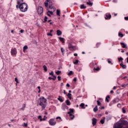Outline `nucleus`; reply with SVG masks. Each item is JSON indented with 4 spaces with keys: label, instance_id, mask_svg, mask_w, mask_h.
<instances>
[{
    "label": "nucleus",
    "instance_id": "nucleus-11",
    "mask_svg": "<svg viewBox=\"0 0 128 128\" xmlns=\"http://www.w3.org/2000/svg\"><path fill=\"white\" fill-rule=\"evenodd\" d=\"M120 66L123 68H126V64H124V62H122V63L120 64Z\"/></svg>",
    "mask_w": 128,
    "mask_h": 128
},
{
    "label": "nucleus",
    "instance_id": "nucleus-60",
    "mask_svg": "<svg viewBox=\"0 0 128 128\" xmlns=\"http://www.w3.org/2000/svg\"><path fill=\"white\" fill-rule=\"evenodd\" d=\"M64 94H66V90H64Z\"/></svg>",
    "mask_w": 128,
    "mask_h": 128
},
{
    "label": "nucleus",
    "instance_id": "nucleus-13",
    "mask_svg": "<svg viewBox=\"0 0 128 128\" xmlns=\"http://www.w3.org/2000/svg\"><path fill=\"white\" fill-rule=\"evenodd\" d=\"M56 34L57 36H62V31L60 30H56Z\"/></svg>",
    "mask_w": 128,
    "mask_h": 128
},
{
    "label": "nucleus",
    "instance_id": "nucleus-49",
    "mask_svg": "<svg viewBox=\"0 0 128 128\" xmlns=\"http://www.w3.org/2000/svg\"><path fill=\"white\" fill-rule=\"evenodd\" d=\"M48 36H52V34H50V33H48L47 34Z\"/></svg>",
    "mask_w": 128,
    "mask_h": 128
},
{
    "label": "nucleus",
    "instance_id": "nucleus-28",
    "mask_svg": "<svg viewBox=\"0 0 128 128\" xmlns=\"http://www.w3.org/2000/svg\"><path fill=\"white\" fill-rule=\"evenodd\" d=\"M86 4H88V6H92V3L90 2V1L86 2Z\"/></svg>",
    "mask_w": 128,
    "mask_h": 128
},
{
    "label": "nucleus",
    "instance_id": "nucleus-53",
    "mask_svg": "<svg viewBox=\"0 0 128 128\" xmlns=\"http://www.w3.org/2000/svg\"><path fill=\"white\" fill-rule=\"evenodd\" d=\"M100 110H104V106H102L101 108H100Z\"/></svg>",
    "mask_w": 128,
    "mask_h": 128
},
{
    "label": "nucleus",
    "instance_id": "nucleus-44",
    "mask_svg": "<svg viewBox=\"0 0 128 128\" xmlns=\"http://www.w3.org/2000/svg\"><path fill=\"white\" fill-rule=\"evenodd\" d=\"M58 80H62V77L60 76H58Z\"/></svg>",
    "mask_w": 128,
    "mask_h": 128
},
{
    "label": "nucleus",
    "instance_id": "nucleus-52",
    "mask_svg": "<svg viewBox=\"0 0 128 128\" xmlns=\"http://www.w3.org/2000/svg\"><path fill=\"white\" fill-rule=\"evenodd\" d=\"M66 86L67 88H70V86L69 84H67Z\"/></svg>",
    "mask_w": 128,
    "mask_h": 128
},
{
    "label": "nucleus",
    "instance_id": "nucleus-36",
    "mask_svg": "<svg viewBox=\"0 0 128 128\" xmlns=\"http://www.w3.org/2000/svg\"><path fill=\"white\" fill-rule=\"evenodd\" d=\"M97 104L98 106H100L102 104V103H100V100H97Z\"/></svg>",
    "mask_w": 128,
    "mask_h": 128
},
{
    "label": "nucleus",
    "instance_id": "nucleus-2",
    "mask_svg": "<svg viewBox=\"0 0 128 128\" xmlns=\"http://www.w3.org/2000/svg\"><path fill=\"white\" fill-rule=\"evenodd\" d=\"M114 128H128V122L126 120H122L118 122L116 126H114Z\"/></svg>",
    "mask_w": 128,
    "mask_h": 128
},
{
    "label": "nucleus",
    "instance_id": "nucleus-57",
    "mask_svg": "<svg viewBox=\"0 0 128 128\" xmlns=\"http://www.w3.org/2000/svg\"><path fill=\"white\" fill-rule=\"evenodd\" d=\"M74 82H76V78H74L73 80Z\"/></svg>",
    "mask_w": 128,
    "mask_h": 128
},
{
    "label": "nucleus",
    "instance_id": "nucleus-8",
    "mask_svg": "<svg viewBox=\"0 0 128 128\" xmlns=\"http://www.w3.org/2000/svg\"><path fill=\"white\" fill-rule=\"evenodd\" d=\"M17 52H16V48H14V49H12L11 50V54L12 56L16 55V54Z\"/></svg>",
    "mask_w": 128,
    "mask_h": 128
},
{
    "label": "nucleus",
    "instance_id": "nucleus-62",
    "mask_svg": "<svg viewBox=\"0 0 128 128\" xmlns=\"http://www.w3.org/2000/svg\"><path fill=\"white\" fill-rule=\"evenodd\" d=\"M20 32H21V34H22V32H24V30H20Z\"/></svg>",
    "mask_w": 128,
    "mask_h": 128
},
{
    "label": "nucleus",
    "instance_id": "nucleus-56",
    "mask_svg": "<svg viewBox=\"0 0 128 128\" xmlns=\"http://www.w3.org/2000/svg\"><path fill=\"white\" fill-rule=\"evenodd\" d=\"M108 64H112V62L110 60H108Z\"/></svg>",
    "mask_w": 128,
    "mask_h": 128
},
{
    "label": "nucleus",
    "instance_id": "nucleus-20",
    "mask_svg": "<svg viewBox=\"0 0 128 128\" xmlns=\"http://www.w3.org/2000/svg\"><path fill=\"white\" fill-rule=\"evenodd\" d=\"M66 96H68V98H70V100H72V94L68 93Z\"/></svg>",
    "mask_w": 128,
    "mask_h": 128
},
{
    "label": "nucleus",
    "instance_id": "nucleus-64",
    "mask_svg": "<svg viewBox=\"0 0 128 128\" xmlns=\"http://www.w3.org/2000/svg\"><path fill=\"white\" fill-rule=\"evenodd\" d=\"M22 108H26V104H23V107Z\"/></svg>",
    "mask_w": 128,
    "mask_h": 128
},
{
    "label": "nucleus",
    "instance_id": "nucleus-10",
    "mask_svg": "<svg viewBox=\"0 0 128 128\" xmlns=\"http://www.w3.org/2000/svg\"><path fill=\"white\" fill-rule=\"evenodd\" d=\"M62 110H65L66 108V109L68 108V106H66V104L64 103L62 104Z\"/></svg>",
    "mask_w": 128,
    "mask_h": 128
},
{
    "label": "nucleus",
    "instance_id": "nucleus-21",
    "mask_svg": "<svg viewBox=\"0 0 128 128\" xmlns=\"http://www.w3.org/2000/svg\"><path fill=\"white\" fill-rule=\"evenodd\" d=\"M43 68L44 72H48V68H46V65L43 66Z\"/></svg>",
    "mask_w": 128,
    "mask_h": 128
},
{
    "label": "nucleus",
    "instance_id": "nucleus-12",
    "mask_svg": "<svg viewBox=\"0 0 128 128\" xmlns=\"http://www.w3.org/2000/svg\"><path fill=\"white\" fill-rule=\"evenodd\" d=\"M106 16L105 17V19L108 20H108H110L111 18H112V15H110V14H106Z\"/></svg>",
    "mask_w": 128,
    "mask_h": 128
},
{
    "label": "nucleus",
    "instance_id": "nucleus-23",
    "mask_svg": "<svg viewBox=\"0 0 128 128\" xmlns=\"http://www.w3.org/2000/svg\"><path fill=\"white\" fill-rule=\"evenodd\" d=\"M66 104L67 106H70V100H66Z\"/></svg>",
    "mask_w": 128,
    "mask_h": 128
},
{
    "label": "nucleus",
    "instance_id": "nucleus-58",
    "mask_svg": "<svg viewBox=\"0 0 128 128\" xmlns=\"http://www.w3.org/2000/svg\"><path fill=\"white\" fill-rule=\"evenodd\" d=\"M20 4V0L17 1V4Z\"/></svg>",
    "mask_w": 128,
    "mask_h": 128
},
{
    "label": "nucleus",
    "instance_id": "nucleus-34",
    "mask_svg": "<svg viewBox=\"0 0 128 128\" xmlns=\"http://www.w3.org/2000/svg\"><path fill=\"white\" fill-rule=\"evenodd\" d=\"M100 122L102 124H104V120H100Z\"/></svg>",
    "mask_w": 128,
    "mask_h": 128
},
{
    "label": "nucleus",
    "instance_id": "nucleus-19",
    "mask_svg": "<svg viewBox=\"0 0 128 128\" xmlns=\"http://www.w3.org/2000/svg\"><path fill=\"white\" fill-rule=\"evenodd\" d=\"M80 8L81 10H84V8H86V6H84V4H83L80 6Z\"/></svg>",
    "mask_w": 128,
    "mask_h": 128
},
{
    "label": "nucleus",
    "instance_id": "nucleus-51",
    "mask_svg": "<svg viewBox=\"0 0 128 128\" xmlns=\"http://www.w3.org/2000/svg\"><path fill=\"white\" fill-rule=\"evenodd\" d=\"M58 118H59L60 120H62V118H61L60 116H58V117H56V120H58Z\"/></svg>",
    "mask_w": 128,
    "mask_h": 128
},
{
    "label": "nucleus",
    "instance_id": "nucleus-35",
    "mask_svg": "<svg viewBox=\"0 0 128 128\" xmlns=\"http://www.w3.org/2000/svg\"><path fill=\"white\" fill-rule=\"evenodd\" d=\"M74 64H78V60H76V62H74Z\"/></svg>",
    "mask_w": 128,
    "mask_h": 128
},
{
    "label": "nucleus",
    "instance_id": "nucleus-59",
    "mask_svg": "<svg viewBox=\"0 0 128 128\" xmlns=\"http://www.w3.org/2000/svg\"><path fill=\"white\" fill-rule=\"evenodd\" d=\"M74 116H72V117H70L71 120H74Z\"/></svg>",
    "mask_w": 128,
    "mask_h": 128
},
{
    "label": "nucleus",
    "instance_id": "nucleus-47",
    "mask_svg": "<svg viewBox=\"0 0 128 128\" xmlns=\"http://www.w3.org/2000/svg\"><path fill=\"white\" fill-rule=\"evenodd\" d=\"M68 114H69L70 116H74L72 113L70 112H68Z\"/></svg>",
    "mask_w": 128,
    "mask_h": 128
},
{
    "label": "nucleus",
    "instance_id": "nucleus-16",
    "mask_svg": "<svg viewBox=\"0 0 128 128\" xmlns=\"http://www.w3.org/2000/svg\"><path fill=\"white\" fill-rule=\"evenodd\" d=\"M28 48V46H24V47L23 48V52H26V50Z\"/></svg>",
    "mask_w": 128,
    "mask_h": 128
},
{
    "label": "nucleus",
    "instance_id": "nucleus-15",
    "mask_svg": "<svg viewBox=\"0 0 128 128\" xmlns=\"http://www.w3.org/2000/svg\"><path fill=\"white\" fill-rule=\"evenodd\" d=\"M120 44H122V48H126V44H124V43L122 42H120Z\"/></svg>",
    "mask_w": 128,
    "mask_h": 128
},
{
    "label": "nucleus",
    "instance_id": "nucleus-42",
    "mask_svg": "<svg viewBox=\"0 0 128 128\" xmlns=\"http://www.w3.org/2000/svg\"><path fill=\"white\" fill-rule=\"evenodd\" d=\"M122 110L123 114H126V109L124 108H122Z\"/></svg>",
    "mask_w": 128,
    "mask_h": 128
},
{
    "label": "nucleus",
    "instance_id": "nucleus-31",
    "mask_svg": "<svg viewBox=\"0 0 128 128\" xmlns=\"http://www.w3.org/2000/svg\"><path fill=\"white\" fill-rule=\"evenodd\" d=\"M56 74H57V76H58V74H62V71L58 70L56 72Z\"/></svg>",
    "mask_w": 128,
    "mask_h": 128
},
{
    "label": "nucleus",
    "instance_id": "nucleus-54",
    "mask_svg": "<svg viewBox=\"0 0 128 128\" xmlns=\"http://www.w3.org/2000/svg\"><path fill=\"white\" fill-rule=\"evenodd\" d=\"M124 20H128V16L124 17Z\"/></svg>",
    "mask_w": 128,
    "mask_h": 128
},
{
    "label": "nucleus",
    "instance_id": "nucleus-33",
    "mask_svg": "<svg viewBox=\"0 0 128 128\" xmlns=\"http://www.w3.org/2000/svg\"><path fill=\"white\" fill-rule=\"evenodd\" d=\"M118 62L122 61L124 60V58L122 57L118 58Z\"/></svg>",
    "mask_w": 128,
    "mask_h": 128
},
{
    "label": "nucleus",
    "instance_id": "nucleus-32",
    "mask_svg": "<svg viewBox=\"0 0 128 128\" xmlns=\"http://www.w3.org/2000/svg\"><path fill=\"white\" fill-rule=\"evenodd\" d=\"M118 36H120V38H122L124 36V34L120 32L118 33Z\"/></svg>",
    "mask_w": 128,
    "mask_h": 128
},
{
    "label": "nucleus",
    "instance_id": "nucleus-27",
    "mask_svg": "<svg viewBox=\"0 0 128 128\" xmlns=\"http://www.w3.org/2000/svg\"><path fill=\"white\" fill-rule=\"evenodd\" d=\"M110 96H107L106 97V100L107 102H108L110 100L108 98H110Z\"/></svg>",
    "mask_w": 128,
    "mask_h": 128
},
{
    "label": "nucleus",
    "instance_id": "nucleus-37",
    "mask_svg": "<svg viewBox=\"0 0 128 128\" xmlns=\"http://www.w3.org/2000/svg\"><path fill=\"white\" fill-rule=\"evenodd\" d=\"M38 120H40V122H42V116H39L38 117Z\"/></svg>",
    "mask_w": 128,
    "mask_h": 128
},
{
    "label": "nucleus",
    "instance_id": "nucleus-55",
    "mask_svg": "<svg viewBox=\"0 0 128 128\" xmlns=\"http://www.w3.org/2000/svg\"><path fill=\"white\" fill-rule=\"evenodd\" d=\"M49 12L48 11L47 12V16H50V14H48Z\"/></svg>",
    "mask_w": 128,
    "mask_h": 128
},
{
    "label": "nucleus",
    "instance_id": "nucleus-17",
    "mask_svg": "<svg viewBox=\"0 0 128 128\" xmlns=\"http://www.w3.org/2000/svg\"><path fill=\"white\" fill-rule=\"evenodd\" d=\"M60 10H56V16H60Z\"/></svg>",
    "mask_w": 128,
    "mask_h": 128
},
{
    "label": "nucleus",
    "instance_id": "nucleus-63",
    "mask_svg": "<svg viewBox=\"0 0 128 128\" xmlns=\"http://www.w3.org/2000/svg\"><path fill=\"white\" fill-rule=\"evenodd\" d=\"M48 80H52V78L50 76V77H48Z\"/></svg>",
    "mask_w": 128,
    "mask_h": 128
},
{
    "label": "nucleus",
    "instance_id": "nucleus-4",
    "mask_svg": "<svg viewBox=\"0 0 128 128\" xmlns=\"http://www.w3.org/2000/svg\"><path fill=\"white\" fill-rule=\"evenodd\" d=\"M56 124V122L54 120L50 119L49 120V124H50V126H55Z\"/></svg>",
    "mask_w": 128,
    "mask_h": 128
},
{
    "label": "nucleus",
    "instance_id": "nucleus-45",
    "mask_svg": "<svg viewBox=\"0 0 128 128\" xmlns=\"http://www.w3.org/2000/svg\"><path fill=\"white\" fill-rule=\"evenodd\" d=\"M126 84H122V86L124 87V88H126Z\"/></svg>",
    "mask_w": 128,
    "mask_h": 128
},
{
    "label": "nucleus",
    "instance_id": "nucleus-29",
    "mask_svg": "<svg viewBox=\"0 0 128 128\" xmlns=\"http://www.w3.org/2000/svg\"><path fill=\"white\" fill-rule=\"evenodd\" d=\"M69 110H70V112H70V114H73L74 110V109L70 108Z\"/></svg>",
    "mask_w": 128,
    "mask_h": 128
},
{
    "label": "nucleus",
    "instance_id": "nucleus-48",
    "mask_svg": "<svg viewBox=\"0 0 128 128\" xmlns=\"http://www.w3.org/2000/svg\"><path fill=\"white\" fill-rule=\"evenodd\" d=\"M15 82H16V84H18V78H15Z\"/></svg>",
    "mask_w": 128,
    "mask_h": 128
},
{
    "label": "nucleus",
    "instance_id": "nucleus-6",
    "mask_svg": "<svg viewBox=\"0 0 128 128\" xmlns=\"http://www.w3.org/2000/svg\"><path fill=\"white\" fill-rule=\"evenodd\" d=\"M48 6H49V8H50V10H52L54 12H55L56 8L52 6V2L51 1L49 2Z\"/></svg>",
    "mask_w": 128,
    "mask_h": 128
},
{
    "label": "nucleus",
    "instance_id": "nucleus-5",
    "mask_svg": "<svg viewBox=\"0 0 128 128\" xmlns=\"http://www.w3.org/2000/svg\"><path fill=\"white\" fill-rule=\"evenodd\" d=\"M38 12L39 14H42L44 12V8L42 6L38 7Z\"/></svg>",
    "mask_w": 128,
    "mask_h": 128
},
{
    "label": "nucleus",
    "instance_id": "nucleus-43",
    "mask_svg": "<svg viewBox=\"0 0 128 128\" xmlns=\"http://www.w3.org/2000/svg\"><path fill=\"white\" fill-rule=\"evenodd\" d=\"M48 12H49V14H51V16H52L54 14V12L52 11H48Z\"/></svg>",
    "mask_w": 128,
    "mask_h": 128
},
{
    "label": "nucleus",
    "instance_id": "nucleus-61",
    "mask_svg": "<svg viewBox=\"0 0 128 128\" xmlns=\"http://www.w3.org/2000/svg\"><path fill=\"white\" fill-rule=\"evenodd\" d=\"M121 106L120 104H118L117 106L119 108V106Z\"/></svg>",
    "mask_w": 128,
    "mask_h": 128
},
{
    "label": "nucleus",
    "instance_id": "nucleus-14",
    "mask_svg": "<svg viewBox=\"0 0 128 128\" xmlns=\"http://www.w3.org/2000/svg\"><path fill=\"white\" fill-rule=\"evenodd\" d=\"M59 40H60V42H62V44H64V38H62V37H59Z\"/></svg>",
    "mask_w": 128,
    "mask_h": 128
},
{
    "label": "nucleus",
    "instance_id": "nucleus-18",
    "mask_svg": "<svg viewBox=\"0 0 128 128\" xmlns=\"http://www.w3.org/2000/svg\"><path fill=\"white\" fill-rule=\"evenodd\" d=\"M48 0H47V2L46 1L44 2V6H46V8H48Z\"/></svg>",
    "mask_w": 128,
    "mask_h": 128
},
{
    "label": "nucleus",
    "instance_id": "nucleus-39",
    "mask_svg": "<svg viewBox=\"0 0 128 128\" xmlns=\"http://www.w3.org/2000/svg\"><path fill=\"white\" fill-rule=\"evenodd\" d=\"M49 74H50V76H54V72H52V71L51 72H50V73Z\"/></svg>",
    "mask_w": 128,
    "mask_h": 128
},
{
    "label": "nucleus",
    "instance_id": "nucleus-40",
    "mask_svg": "<svg viewBox=\"0 0 128 128\" xmlns=\"http://www.w3.org/2000/svg\"><path fill=\"white\" fill-rule=\"evenodd\" d=\"M23 126H25V128H28V123H24Z\"/></svg>",
    "mask_w": 128,
    "mask_h": 128
},
{
    "label": "nucleus",
    "instance_id": "nucleus-25",
    "mask_svg": "<svg viewBox=\"0 0 128 128\" xmlns=\"http://www.w3.org/2000/svg\"><path fill=\"white\" fill-rule=\"evenodd\" d=\"M94 112H98V106H96L95 108H94Z\"/></svg>",
    "mask_w": 128,
    "mask_h": 128
},
{
    "label": "nucleus",
    "instance_id": "nucleus-26",
    "mask_svg": "<svg viewBox=\"0 0 128 128\" xmlns=\"http://www.w3.org/2000/svg\"><path fill=\"white\" fill-rule=\"evenodd\" d=\"M100 70V67H97L96 68H94V70H96V72H98Z\"/></svg>",
    "mask_w": 128,
    "mask_h": 128
},
{
    "label": "nucleus",
    "instance_id": "nucleus-1",
    "mask_svg": "<svg viewBox=\"0 0 128 128\" xmlns=\"http://www.w3.org/2000/svg\"><path fill=\"white\" fill-rule=\"evenodd\" d=\"M38 104H39L42 108V110H44L46 106V99L42 96L38 100Z\"/></svg>",
    "mask_w": 128,
    "mask_h": 128
},
{
    "label": "nucleus",
    "instance_id": "nucleus-9",
    "mask_svg": "<svg viewBox=\"0 0 128 128\" xmlns=\"http://www.w3.org/2000/svg\"><path fill=\"white\" fill-rule=\"evenodd\" d=\"M68 48L69 50H74L76 47L74 46H73L72 45V44H69Z\"/></svg>",
    "mask_w": 128,
    "mask_h": 128
},
{
    "label": "nucleus",
    "instance_id": "nucleus-41",
    "mask_svg": "<svg viewBox=\"0 0 128 128\" xmlns=\"http://www.w3.org/2000/svg\"><path fill=\"white\" fill-rule=\"evenodd\" d=\"M73 72L72 71H70V72L68 73V76H72V74Z\"/></svg>",
    "mask_w": 128,
    "mask_h": 128
},
{
    "label": "nucleus",
    "instance_id": "nucleus-38",
    "mask_svg": "<svg viewBox=\"0 0 128 128\" xmlns=\"http://www.w3.org/2000/svg\"><path fill=\"white\" fill-rule=\"evenodd\" d=\"M52 76H53V78H52V80H56V76L54 75Z\"/></svg>",
    "mask_w": 128,
    "mask_h": 128
},
{
    "label": "nucleus",
    "instance_id": "nucleus-30",
    "mask_svg": "<svg viewBox=\"0 0 128 128\" xmlns=\"http://www.w3.org/2000/svg\"><path fill=\"white\" fill-rule=\"evenodd\" d=\"M48 22V16H46L44 17V21H43V22Z\"/></svg>",
    "mask_w": 128,
    "mask_h": 128
},
{
    "label": "nucleus",
    "instance_id": "nucleus-46",
    "mask_svg": "<svg viewBox=\"0 0 128 128\" xmlns=\"http://www.w3.org/2000/svg\"><path fill=\"white\" fill-rule=\"evenodd\" d=\"M47 118H46V116H44V118H42V120H46Z\"/></svg>",
    "mask_w": 128,
    "mask_h": 128
},
{
    "label": "nucleus",
    "instance_id": "nucleus-22",
    "mask_svg": "<svg viewBox=\"0 0 128 128\" xmlns=\"http://www.w3.org/2000/svg\"><path fill=\"white\" fill-rule=\"evenodd\" d=\"M80 106L82 108H83V109L86 108H84V103H82L80 104Z\"/></svg>",
    "mask_w": 128,
    "mask_h": 128
},
{
    "label": "nucleus",
    "instance_id": "nucleus-50",
    "mask_svg": "<svg viewBox=\"0 0 128 128\" xmlns=\"http://www.w3.org/2000/svg\"><path fill=\"white\" fill-rule=\"evenodd\" d=\"M61 52H62L63 54V53H64V50L63 48H61Z\"/></svg>",
    "mask_w": 128,
    "mask_h": 128
},
{
    "label": "nucleus",
    "instance_id": "nucleus-24",
    "mask_svg": "<svg viewBox=\"0 0 128 128\" xmlns=\"http://www.w3.org/2000/svg\"><path fill=\"white\" fill-rule=\"evenodd\" d=\"M58 100L60 101V102H64V100L60 98V96H59V98H58Z\"/></svg>",
    "mask_w": 128,
    "mask_h": 128
},
{
    "label": "nucleus",
    "instance_id": "nucleus-3",
    "mask_svg": "<svg viewBox=\"0 0 128 128\" xmlns=\"http://www.w3.org/2000/svg\"><path fill=\"white\" fill-rule=\"evenodd\" d=\"M19 8L21 12H26L28 10V4L24 2L20 4L19 6Z\"/></svg>",
    "mask_w": 128,
    "mask_h": 128
},
{
    "label": "nucleus",
    "instance_id": "nucleus-7",
    "mask_svg": "<svg viewBox=\"0 0 128 128\" xmlns=\"http://www.w3.org/2000/svg\"><path fill=\"white\" fill-rule=\"evenodd\" d=\"M98 122V120H96V118H92V124L93 126H96V122Z\"/></svg>",
    "mask_w": 128,
    "mask_h": 128
}]
</instances>
